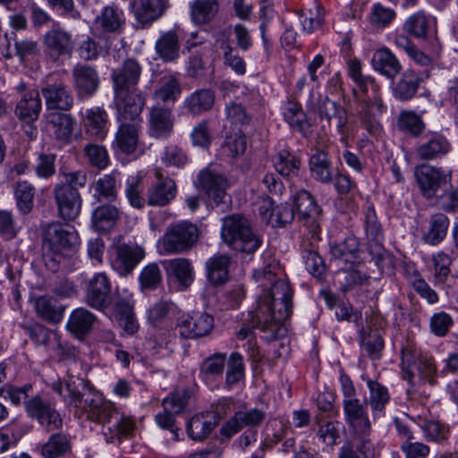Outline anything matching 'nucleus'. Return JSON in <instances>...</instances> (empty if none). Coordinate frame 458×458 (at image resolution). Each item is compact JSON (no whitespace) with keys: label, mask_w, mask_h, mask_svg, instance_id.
Instances as JSON below:
<instances>
[{"label":"nucleus","mask_w":458,"mask_h":458,"mask_svg":"<svg viewBox=\"0 0 458 458\" xmlns=\"http://www.w3.org/2000/svg\"><path fill=\"white\" fill-rule=\"evenodd\" d=\"M50 386L76 409V413L85 415L87 420L101 425L106 442L128 436L134 430L135 423L131 418L119 412L114 403L105 400L83 378L69 376L65 380L67 394H64L63 382L60 380L54 381Z\"/></svg>","instance_id":"1"},{"label":"nucleus","mask_w":458,"mask_h":458,"mask_svg":"<svg viewBox=\"0 0 458 458\" xmlns=\"http://www.w3.org/2000/svg\"><path fill=\"white\" fill-rule=\"evenodd\" d=\"M278 271V264L269 263L253 273L264 293L259 296L255 310L250 313L252 327L268 333V340L284 335L282 325L292 312V291L286 281L277 278Z\"/></svg>","instance_id":"2"},{"label":"nucleus","mask_w":458,"mask_h":458,"mask_svg":"<svg viewBox=\"0 0 458 458\" xmlns=\"http://www.w3.org/2000/svg\"><path fill=\"white\" fill-rule=\"evenodd\" d=\"M141 74V66L132 58L126 59L121 67L113 70L111 79L114 85L115 106L143 108L145 97L137 85Z\"/></svg>","instance_id":"3"},{"label":"nucleus","mask_w":458,"mask_h":458,"mask_svg":"<svg viewBox=\"0 0 458 458\" xmlns=\"http://www.w3.org/2000/svg\"><path fill=\"white\" fill-rule=\"evenodd\" d=\"M221 238L232 250L247 254L255 252L262 243L260 237L253 232L249 219L240 214L223 218Z\"/></svg>","instance_id":"4"},{"label":"nucleus","mask_w":458,"mask_h":458,"mask_svg":"<svg viewBox=\"0 0 458 458\" xmlns=\"http://www.w3.org/2000/svg\"><path fill=\"white\" fill-rule=\"evenodd\" d=\"M143 108L116 106V117L119 126L115 133L114 143L124 154H131L137 150L140 143V132L142 128L140 114Z\"/></svg>","instance_id":"5"},{"label":"nucleus","mask_w":458,"mask_h":458,"mask_svg":"<svg viewBox=\"0 0 458 458\" xmlns=\"http://www.w3.org/2000/svg\"><path fill=\"white\" fill-rule=\"evenodd\" d=\"M43 247L53 255L72 256L78 243L73 228L60 222L47 224L42 228Z\"/></svg>","instance_id":"6"},{"label":"nucleus","mask_w":458,"mask_h":458,"mask_svg":"<svg viewBox=\"0 0 458 458\" xmlns=\"http://www.w3.org/2000/svg\"><path fill=\"white\" fill-rule=\"evenodd\" d=\"M199 238V230L191 223L181 222L167 227L158 240L157 248L162 254L181 253L190 250Z\"/></svg>","instance_id":"7"},{"label":"nucleus","mask_w":458,"mask_h":458,"mask_svg":"<svg viewBox=\"0 0 458 458\" xmlns=\"http://www.w3.org/2000/svg\"><path fill=\"white\" fill-rule=\"evenodd\" d=\"M354 94L360 106L359 113L362 123L369 132L373 134L379 132L381 126L375 117L386 109L379 92V86L376 81H371L366 92L354 90Z\"/></svg>","instance_id":"8"},{"label":"nucleus","mask_w":458,"mask_h":458,"mask_svg":"<svg viewBox=\"0 0 458 458\" xmlns=\"http://www.w3.org/2000/svg\"><path fill=\"white\" fill-rule=\"evenodd\" d=\"M312 110L317 112L321 122L327 123L330 128H335L344 141L349 135L348 114L344 106L329 99L327 97L319 98Z\"/></svg>","instance_id":"9"},{"label":"nucleus","mask_w":458,"mask_h":458,"mask_svg":"<svg viewBox=\"0 0 458 458\" xmlns=\"http://www.w3.org/2000/svg\"><path fill=\"white\" fill-rule=\"evenodd\" d=\"M110 253L113 268L122 276L131 274L145 257L144 249L134 242L114 243Z\"/></svg>","instance_id":"10"},{"label":"nucleus","mask_w":458,"mask_h":458,"mask_svg":"<svg viewBox=\"0 0 458 458\" xmlns=\"http://www.w3.org/2000/svg\"><path fill=\"white\" fill-rule=\"evenodd\" d=\"M294 206L297 216L308 229V233L313 240L319 239L320 233V208L314 197L307 191H300L294 197Z\"/></svg>","instance_id":"11"},{"label":"nucleus","mask_w":458,"mask_h":458,"mask_svg":"<svg viewBox=\"0 0 458 458\" xmlns=\"http://www.w3.org/2000/svg\"><path fill=\"white\" fill-rule=\"evenodd\" d=\"M364 222L369 252L375 261V265L382 269L385 262L389 259L390 256L382 244L384 236L381 225L372 207L367 208Z\"/></svg>","instance_id":"12"},{"label":"nucleus","mask_w":458,"mask_h":458,"mask_svg":"<svg viewBox=\"0 0 458 458\" xmlns=\"http://www.w3.org/2000/svg\"><path fill=\"white\" fill-rule=\"evenodd\" d=\"M414 175L422 195L427 199L437 197V192L445 189L451 180L450 174L429 165L416 166Z\"/></svg>","instance_id":"13"},{"label":"nucleus","mask_w":458,"mask_h":458,"mask_svg":"<svg viewBox=\"0 0 458 458\" xmlns=\"http://www.w3.org/2000/svg\"><path fill=\"white\" fill-rule=\"evenodd\" d=\"M85 302L92 309L104 311L114 304L111 281L106 273H98L87 284Z\"/></svg>","instance_id":"14"},{"label":"nucleus","mask_w":458,"mask_h":458,"mask_svg":"<svg viewBox=\"0 0 458 458\" xmlns=\"http://www.w3.org/2000/svg\"><path fill=\"white\" fill-rule=\"evenodd\" d=\"M25 409L28 415L37 420L47 431L59 429L63 425L59 412L50 403L45 402L39 395L27 400Z\"/></svg>","instance_id":"15"},{"label":"nucleus","mask_w":458,"mask_h":458,"mask_svg":"<svg viewBox=\"0 0 458 458\" xmlns=\"http://www.w3.org/2000/svg\"><path fill=\"white\" fill-rule=\"evenodd\" d=\"M213 317L206 312L183 314L177 318L176 328L182 338H199L211 333Z\"/></svg>","instance_id":"16"},{"label":"nucleus","mask_w":458,"mask_h":458,"mask_svg":"<svg viewBox=\"0 0 458 458\" xmlns=\"http://www.w3.org/2000/svg\"><path fill=\"white\" fill-rule=\"evenodd\" d=\"M46 106L53 111H69L73 106V96L62 80L47 81L41 89Z\"/></svg>","instance_id":"17"},{"label":"nucleus","mask_w":458,"mask_h":458,"mask_svg":"<svg viewBox=\"0 0 458 458\" xmlns=\"http://www.w3.org/2000/svg\"><path fill=\"white\" fill-rule=\"evenodd\" d=\"M53 193L60 217L66 221L74 220L81 208L82 199L79 191L69 185L56 184Z\"/></svg>","instance_id":"18"},{"label":"nucleus","mask_w":458,"mask_h":458,"mask_svg":"<svg viewBox=\"0 0 458 458\" xmlns=\"http://www.w3.org/2000/svg\"><path fill=\"white\" fill-rule=\"evenodd\" d=\"M174 117L173 106L156 103L149 108L148 130L155 138H167L174 131Z\"/></svg>","instance_id":"19"},{"label":"nucleus","mask_w":458,"mask_h":458,"mask_svg":"<svg viewBox=\"0 0 458 458\" xmlns=\"http://www.w3.org/2000/svg\"><path fill=\"white\" fill-rule=\"evenodd\" d=\"M344 419L357 435L366 436L371 430V423L366 411V404L358 398L344 399L343 402Z\"/></svg>","instance_id":"20"},{"label":"nucleus","mask_w":458,"mask_h":458,"mask_svg":"<svg viewBox=\"0 0 458 458\" xmlns=\"http://www.w3.org/2000/svg\"><path fill=\"white\" fill-rule=\"evenodd\" d=\"M198 182L199 187L216 206L227 203L229 199L226 193L228 182L224 175L214 173L209 169H204L199 172Z\"/></svg>","instance_id":"21"},{"label":"nucleus","mask_w":458,"mask_h":458,"mask_svg":"<svg viewBox=\"0 0 458 458\" xmlns=\"http://www.w3.org/2000/svg\"><path fill=\"white\" fill-rule=\"evenodd\" d=\"M72 76L73 87L79 98L92 97L99 87L98 73L89 65L76 64L72 71Z\"/></svg>","instance_id":"22"},{"label":"nucleus","mask_w":458,"mask_h":458,"mask_svg":"<svg viewBox=\"0 0 458 458\" xmlns=\"http://www.w3.org/2000/svg\"><path fill=\"white\" fill-rule=\"evenodd\" d=\"M43 45L47 53L55 58L70 55L73 49L72 35L56 22L44 34Z\"/></svg>","instance_id":"23"},{"label":"nucleus","mask_w":458,"mask_h":458,"mask_svg":"<svg viewBox=\"0 0 458 458\" xmlns=\"http://www.w3.org/2000/svg\"><path fill=\"white\" fill-rule=\"evenodd\" d=\"M113 308L119 326L126 334L134 335L139 330L140 326L133 311L131 297L130 295L123 297L115 293Z\"/></svg>","instance_id":"24"},{"label":"nucleus","mask_w":458,"mask_h":458,"mask_svg":"<svg viewBox=\"0 0 458 458\" xmlns=\"http://www.w3.org/2000/svg\"><path fill=\"white\" fill-rule=\"evenodd\" d=\"M131 12L143 25H149L159 19L169 6L168 0H132Z\"/></svg>","instance_id":"25"},{"label":"nucleus","mask_w":458,"mask_h":458,"mask_svg":"<svg viewBox=\"0 0 458 458\" xmlns=\"http://www.w3.org/2000/svg\"><path fill=\"white\" fill-rule=\"evenodd\" d=\"M309 167L315 181L323 184L333 182L335 170L327 150L316 148L310 157Z\"/></svg>","instance_id":"26"},{"label":"nucleus","mask_w":458,"mask_h":458,"mask_svg":"<svg viewBox=\"0 0 458 458\" xmlns=\"http://www.w3.org/2000/svg\"><path fill=\"white\" fill-rule=\"evenodd\" d=\"M220 421L217 412L210 411L194 415L187 424L189 437L195 441L207 438Z\"/></svg>","instance_id":"27"},{"label":"nucleus","mask_w":458,"mask_h":458,"mask_svg":"<svg viewBox=\"0 0 458 458\" xmlns=\"http://www.w3.org/2000/svg\"><path fill=\"white\" fill-rule=\"evenodd\" d=\"M156 174L158 180L148 190L147 203L149 206L165 207L175 198L176 185L174 180L163 177L159 172Z\"/></svg>","instance_id":"28"},{"label":"nucleus","mask_w":458,"mask_h":458,"mask_svg":"<svg viewBox=\"0 0 458 458\" xmlns=\"http://www.w3.org/2000/svg\"><path fill=\"white\" fill-rule=\"evenodd\" d=\"M42 103L39 92L36 89L22 94L14 108L15 116L22 122L32 123L38 120Z\"/></svg>","instance_id":"29"},{"label":"nucleus","mask_w":458,"mask_h":458,"mask_svg":"<svg viewBox=\"0 0 458 458\" xmlns=\"http://www.w3.org/2000/svg\"><path fill=\"white\" fill-rule=\"evenodd\" d=\"M94 23L103 33L120 34L125 24L124 13L115 5L105 6L96 16Z\"/></svg>","instance_id":"30"},{"label":"nucleus","mask_w":458,"mask_h":458,"mask_svg":"<svg viewBox=\"0 0 458 458\" xmlns=\"http://www.w3.org/2000/svg\"><path fill=\"white\" fill-rule=\"evenodd\" d=\"M47 129L62 144H66L73 132V119L70 114L52 111L47 115Z\"/></svg>","instance_id":"31"},{"label":"nucleus","mask_w":458,"mask_h":458,"mask_svg":"<svg viewBox=\"0 0 458 458\" xmlns=\"http://www.w3.org/2000/svg\"><path fill=\"white\" fill-rule=\"evenodd\" d=\"M265 413L259 409L237 411L220 429L223 436L231 437L245 426H256L263 421Z\"/></svg>","instance_id":"32"},{"label":"nucleus","mask_w":458,"mask_h":458,"mask_svg":"<svg viewBox=\"0 0 458 458\" xmlns=\"http://www.w3.org/2000/svg\"><path fill=\"white\" fill-rule=\"evenodd\" d=\"M450 150L451 144L448 140L441 134L433 133L426 142L416 148L415 157L421 161H429L441 158Z\"/></svg>","instance_id":"33"},{"label":"nucleus","mask_w":458,"mask_h":458,"mask_svg":"<svg viewBox=\"0 0 458 458\" xmlns=\"http://www.w3.org/2000/svg\"><path fill=\"white\" fill-rule=\"evenodd\" d=\"M83 124L86 133L98 140L106 138L107 133V113L99 106L88 108L82 113Z\"/></svg>","instance_id":"34"},{"label":"nucleus","mask_w":458,"mask_h":458,"mask_svg":"<svg viewBox=\"0 0 458 458\" xmlns=\"http://www.w3.org/2000/svg\"><path fill=\"white\" fill-rule=\"evenodd\" d=\"M371 62L376 71L389 79H394L402 70L399 60L386 47L377 50Z\"/></svg>","instance_id":"35"},{"label":"nucleus","mask_w":458,"mask_h":458,"mask_svg":"<svg viewBox=\"0 0 458 458\" xmlns=\"http://www.w3.org/2000/svg\"><path fill=\"white\" fill-rule=\"evenodd\" d=\"M120 214L119 209L112 204L100 205L92 213V225L98 232H108L115 226Z\"/></svg>","instance_id":"36"},{"label":"nucleus","mask_w":458,"mask_h":458,"mask_svg":"<svg viewBox=\"0 0 458 458\" xmlns=\"http://www.w3.org/2000/svg\"><path fill=\"white\" fill-rule=\"evenodd\" d=\"M231 259L227 254H217L210 258L207 263L208 278L214 285H221L229 279Z\"/></svg>","instance_id":"37"},{"label":"nucleus","mask_w":458,"mask_h":458,"mask_svg":"<svg viewBox=\"0 0 458 458\" xmlns=\"http://www.w3.org/2000/svg\"><path fill=\"white\" fill-rule=\"evenodd\" d=\"M157 55L164 62H174L179 57V37L174 30L161 34L155 45Z\"/></svg>","instance_id":"38"},{"label":"nucleus","mask_w":458,"mask_h":458,"mask_svg":"<svg viewBox=\"0 0 458 458\" xmlns=\"http://www.w3.org/2000/svg\"><path fill=\"white\" fill-rule=\"evenodd\" d=\"M96 316L84 308L74 310L70 315L67 328L77 337H83L92 328Z\"/></svg>","instance_id":"39"},{"label":"nucleus","mask_w":458,"mask_h":458,"mask_svg":"<svg viewBox=\"0 0 458 458\" xmlns=\"http://www.w3.org/2000/svg\"><path fill=\"white\" fill-rule=\"evenodd\" d=\"M284 117L288 124L300 131L303 136L310 134V124L300 104L288 101L284 109Z\"/></svg>","instance_id":"40"},{"label":"nucleus","mask_w":458,"mask_h":458,"mask_svg":"<svg viewBox=\"0 0 458 458\" xmlns=\"http://www.w3.org/2000/svg\"><path fill=\"white\" fill-rule=\"evenodd\" d=\"M276 171L284 177L298 176L301 168V159L289 150L279 151L273 158Z\"/></svg>","instance_id":"41"},{"label":"nucleus","mask_w":458,"mask_h":458,"mask_svg":"<svg viewBox=\"0 0 458 458\" xmlns=\"http://www.w3.org/2000/svg\"><path fill=\"white\" fill-rule=\"evenodd\" d=\"M215 101V94L209 89H199L191 93L184 100V107L191 114L197 115L211 109Z\"/></svg>","instance_id":"42"},{"label":"nucleus","mask_w":458,"mask_h":458,"mask_svg":"<svg viewBox=\"0 0 458 458\" xmlns=\"http://www.w3.org/2000/svg\"><path fill=\"white\" fill-rule=\"evenodd\" d=\"M165 269L170 276L176 278L183 289L193 281V268L186 259L178 258L165 262Z\"/></svg>","instance_id":"43"},{"label":"nucleus","mask_w":458,"mask_h":458,"mask_svg":"<svg viewBox=\"0 0 458 458\" xmlns=\"http://www.w3.org/2000/svg\"><path fill=\"white\" fill-rule=\"evenodd\" d=\"M35 309L39 317L51 323H58L64 316V309L53 297L40 296L36 300Z\"/></svg>","instance_id":"44"},{"label":"nucleus","mask_w":458,"mask_h":458,"mask_svg":"<svg viewBox=\"0 0 458 458\" xmlns=\"http://www.w3.org/2000/svg\"><path fill=\"white\" fill-rule=\"evenodd\" d=\"M160 86L154 91L157 103L166 104L174 102L181 94L177 79L174 75L164 76L160 79Z\"/></svg>","instance_id":"45"},{"label":"nucleus","mask_w":458,"mask_h":458,"mask_svg":"<svg viewBox=\"0 0 458 458\" xmlns=\"http://www.w3.org/2000/svg\"><path fill=\"white\" fill-rule=\"evenodd\" d=\"M449 226L448 217L437 213L430 216L429 227L428 233L424 235L423 240L430 245H437L441 242L446 236Z\"/></svg>","instance_id":"46"},{"label":"nucleus","mask_w":458,"mask_h":458,"mask_svg":"<svg viewBox=\"0 0 458 458\" xmlns=\"http://www.w3.org/2000/svg\"><path fill=\"white\" fill-rule=\"evenodd\" d=\"M420 79L411 70L406 71L394 89V97L401 101L411 99L417 93Z\"/></svg>","instance_id":"47"},{"label":"nucleus","mask_w":458,"mask_h":458,"mask_svg":"<svg viewBox=\"0 0 458 458\" xmlns=\"http://www.w3.org/2000/svg\"><path fill=\"white\" fill-rule=\"evenodd\" d=\"M367 386L369 389V404L374 417L381 415L390 399L388 390L383 385L371 379L367 381Z\"/></svg>","instance_id":"48"},{"label":"nucleus","mask_w":458,"mask_h":458,"mask_svg":"<svg viewBox=\"0 0 458 458\" xmlns=\"http://www.w3.org/2000/svg\"><path fill=\"white\" fill-rule=\"evenodd\" d=\"M218 10L216 0H195L191 5V16L194 23L209 22Z\"/></svg>","instance_id":"49"},{"label":"nucleus","mask_w":458,"mask_h":458,"mask_svg":"<svg viewBox=\"0 0 458 458\" xmlns=\"http://www.w3.org/2000/svg\"><path fill=\"white\" fill-rule=\"evenodd\" d=\"M375 450L369 438L362 437L353 445L351 443L344 444L340 450L338 458H374Z\"/></svg>","instance_id":"50"},{"label":"nucleus","mask_w":458,"mask_h":458,"mask_svg":"<svg viewBox=\"0 0 458 458\" xmlns=\"http://www.w3.org/2000/svg\"><path fill=\"white\" fill-rule=\"evenodd\" d=\"M34 187L26 181H20L15 187L16 205L19 211L23 214H29L34 206Z\"/></svg>","instance_id":"51"},{"label":"nucleus","mask_w":458,"mask_h":458,"mask_svg":"<svg viewBox=\"0 0 458 458\" xmlns=\"http://www.w3.org/2000/svg\"><path fill=\"white\" fill-rule=\"evenodd\" d=\"M116 181L113 174H105L94 185V198L98 201L114 200L117 196Z\"/></svg>","instance_id":"52"},{"label":"nucleus","mask_w":458,"mask_h":458,"mask_svg":"<svg viewBox=\"0 0 458 458\" xmlns=\"http://www.w3.org/2000/svg\"><path fill=\"white\" fill-rule=\"evenodd\" d=\"M429 25V18L423 13L418 12L406 20L403 30L415 38H425L428 36Z\"/></svg>","instance_id":"53"},{"label":"nucleus","mask_w":458,"mask_h":458,"mask_svg":"<svg viewBox=\"0 0 458 458\" xmlns=\"http://www.w3.org/2000/svg\"><path fill=\"white\" fill-rule=\"evenodd\" d=\"M70 448V441L64 434H54L42 445L41 454L46 458H56L64 454Z\"/></svg>","instance_id":"54"},{"label":"nucleus","mask_w":458,"mask_h":458,"mask_svg":"<svg viewBox=\"0 0 458 458\" xmlns=\"http://www.w3.org/2000/svg\"><path fill=\"white\" fill-rule=\"evenodd\" d=\"M421 359L419 352L411 344L403 347L401 354V368L403 377L409 382L411 381L415 375L416 366Z\"/></svg>","instance_id":"55"},{"label":"nucleus","mask_w":458,"mask_h":458,"mask_svg":"<svg viewBox=\"0 0 458 458\" xmlns=\"http://www.w3.org/2000/svg\"><path fill=\"white\" fill-rule=\"evenodd\" d=\"M432 262L435 284L440 285L445 284L450 276V265L452 264L450 256L440 251L432 256Z\"/></svg>","instance_id":"56"},{"label":"nucleus","mask_w":458,"mask_h":458,"mask_svg":"<svg viewBox=\"0 0 458 458\" xmlns=\"http://www.w3.org/2000/svg\"><path fill=\"white\" fill-rule=\"evenodd\" d=\"M359 250V242L353 235L347 236L343 242L331 244L330 252L335 259L351 261Z\"/></svg>","instance_id":"57"},{"label":"nucleus","mask_w":458,"mask_h":458,"mask_svg":"<svg viewBox=\"0 0 458 458\" xmlns=\"http://www.w3.org/2000/svg\"><path fill=\"white\" fill-rule=\"evenodd\" d=\"M25 331L38 345L48 346L58 342L57 333L39 324L26 327Z\"/></svg>","instance_id":"58"},{"label":"nucleus","mask_w":458,"mask_h":458,"mask_svg":"<svg viewBox=\"0 0 458 458\" xmlns=\"http://www.w3.org/2000/svg\"><path fill=\"white\" fill-rule=\"evenodd\" d=\"M401 130L408 131L413 136H419L424 130L425 124L421 118L413 112H402L398 118Z\"/></svg>","instance_id":"59"},{"label":"nucleus","mask_w":458,"mask_h":458,"mask_svg":"<svg viewBox=\"0 0 458 458\" xmlns=\"http://www.w3.org/2000/svg\"><path fill=\"white\" fill-rule=\"evenodd\" d=\"M84 155L91 165L104 169L109 163V157L106 148L98 144H87L84 147Z\"/></svg>","instance_id":"60"},{"label":"nucleus","mask_w":458,"mask_h":458,"mask_svg":"<svg viewBox=\"0 0 458 458\" xmlns=\"http://www.w3.org/2000/svg\"><path fill=\"white\" fill-rule=\"evenodd\" d=\"M190 397V392L187 389L175 390L164 399V409L176 414L180 413L185 408Z\"/></svg>","instance_id":"61"},{"label":"nucleus","mask_w":458,"mask_h":458,"mask_svg":"<svg viewBox=\"0 0 458 458\" xmlns=\"http://www.w3.org/2000/svg\"><path fill=\"white\" fill-rule=\"evenodd\" d=\"M317 436L327 446L332 447L337 445L341 438L339 422L327 421L321 424L318 429Z\"/></svg>","instance_id":"62"},{"label":"nucleus","mask_w":458,"mask_h":458,"mask_svg":"<svg viewBox=\"0 0 458 458\" xmlns=\"http://www.w3.org/2000/svg\"><path fill=\"white\" fill-rule=\"evenodd\" d=\"M293 218V209L287 204H282L274 208L266 224L270 225L272 227H283L292 223Z\"/></svg>","instance_id":"63"},{"label":"nucleus","mask_w":458,"mask_h":458,"mask_svg":"<svg viewBox=\"0 0 458 458\" xmlns=\"http://www.w3.org/2000/svg\"><path fill=\"white\" fill-rule=\"evenodd\" d=\"M162 281V274L157 265L149 264L140 272V283L142 289L157 288Z\"/></svg>","instance_id":"64"}]
</instances>
